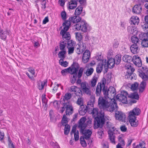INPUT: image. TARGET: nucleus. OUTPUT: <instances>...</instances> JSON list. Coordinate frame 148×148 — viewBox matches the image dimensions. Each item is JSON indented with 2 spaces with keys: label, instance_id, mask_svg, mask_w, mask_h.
<instances>
[{
  "label": "nucleus",
  "instance_id": "1",
  "mask_svg": "<svg viewBox=\"0 0 148 148\" xmlns=\"http://www.w3.org/2000/svg\"><path fill=\"white\" fill-rule=\"evenodd\" d=\"M92 110L91 113L94 118V128L97 129L99 127H102L105 123V119L104 118V113L103 111L101 110L99 112V109L97 108H93L90 107Z\"/></svg>",
  "mask_w": 148,
  "mask_h": 148
},
{
  "label": "nucleus",
  "instance_id": "2",
  "mask_svg": "<svg viewBox=\"0 0 148 148\" xmlns=\"http://www.w3.org/2000/svg\"><path fill=\"white\" fill-rule=\"evenodd\" d=\"M114 94L113 98H112V112H115V117L116 120H119L122 122H125L126 115L124 113L118 110L119 107L114 98L116 94L115 88L112 86V92Z\"/></svg>",
  "mask_w": 148,
  "mask_h": 148
},
{
  "label": "nucleus",
  "instance_id": "3",
  "mask_svg": "<svg viewBox=\"0 0 148 148\" xmlns=\"http://www.w3.org/2000/svg\"><path fill=\"white\" fill-rule=\"evenodd\" d=\"M86 118L83 117L79 121V124L78 127L80 129V132L84 138L86 140L88 139L91 136L92 132L90 130L86 129L87 124L85 123Z\"/></svg>",
  "mask_w": 148,
  "mask_h": 148
},
{
  "label": "nucleus",
  "instance_id": "4",
  "mask_svg": "<svg viewBox=\"0 0 148 148\" xmlns=\"http://www.w3.org/2000/svg\"><path fill=\"white\" fill-rule=\"evenodd\" d=\"M103 95V97H99L98 101V105L100 109H103V110H107L110 105L111 97H110L109 93H106Z\"/></svg>",
  "mask_w": 148,
  "mask_h": 148
},
{
  "label": "nucleus",
  "instance_id": "5",
  "mask_svg": "<svg viewBox=\"0 0 148 148\" xmlns=\"http://www.w3.org/2000/svg\"><path fill=\"white\" fill-rule=\"evenodd\" d=\"M107 58L108 60L106 61V60H103L101 63H99L96 68V71L97 73H101L103 67V66L105 69L106 72L108 71V66L110 65L111 62L109 63V62L111 60V52L109 51L107 55Z\"/></svg>",
  "mask_w": 148,
  "mask_h": 148
},
{
  "label": "nucleus",
  "instance_id": "6",
  "mask_svg": "<svg viewBox=\"0 0 148 148\" xmlns=\"http://www.w3.org/2000/svg\"><path fill=\"white\" fill-rule=\"evenodd\" d=\"M79 67V66L78 63L76 62H73L71 67H70L68 69L62 70L61 71V73L63 76L69 73L71 74H73L77 73Z\"/></svg>",
  "mask_w": 148,
  "mask_h": 148
},
{
  "label": "nucleus",
  "instance_id": "7",
  "mask_svg": "<svg viewBox=\"0 0 148 148\" xmlns=\"http://www.w3.org/2000/svg\"><path fill=\"white\" fill-rule=\"evenodd\" d=\"M106 83V79L104 78H103L101 82L98 83L96 91V94L97 96L100 95L102 87H103L102 91L103 94H105L106 92L109 93V90H108L107 88L105 86Z\"/></svg>",
  "mask_w": 148,
  "mask_h": 148
},
{
  "label": "nucleus",
  "instance_id": "8",
  "mask_svg": "<svg viewBox=\"0 0 148 148\" xmlns=\"http://www.w3.org/2000/svg\"><path fill=\"white\" fill-rule=\"evenodd\" d=\"M74 27L77 30H81L84 32H87L89 28V25L85 21H81L79 23L76 24Z\"/></svg>",
  "mask_w": 148,
  "mask_h": 148
},
{
  "label": "nucleus",
  "instance_id": "9",
  "mask_svg": "<svg viewBox=\"0 0 148 148\" xmlns=\"http://www.w3.org/2000/svg\"><path fill=\"white\" fill-rule=\"evenodd\" d=\"M121 55L120 54L116 55L114 58L112 57V63H113L112 65V69L113 68L115 65L118 66L120 64L121 61Z\"/></svg>",
  "mask_w": 148,
  "mask_h": 148
},
{
  "label": "nucleus",
  "instance_id": "10",
  "mask_svg": "<svg viewBox=\"0 0 148 148\" xmlns=\"http://www.w3.org/2000/svg\"><path fill=\"white\" fill-rule=\"evenodd\" d=\"M82 90L84 93L89 95H91V91L90 90L89 86H86V83L85 82H83L81 85Z\"/></svg>",
  "mask_w": 148,
  "mask_h": 148
},
{
  "label": "nucleus",
  "instance_id": "11",
  "mask_svg": "<svg viewBox=\"0 0 148 148\" xmlns=\"http://www.w3.org/2000/svg\"><path fill=\"white\" fill-rule=\"evenodd\" d=\"M121 92L120 96H121L120 97V100L123 103L127 104L128 102L127 96L128 95V93L125 90L121 91Z\"/></svg>",
  "mask_w": 148,
  "mask_h": 148
},
{
  "label": "nucleus",
  "instance_id": "12",
  "mask_svg": "<svg viewBox=\"0 0 148 148\" xmlns=\"http://www.w3.org/2000/svg\"><path fill=\"white\" fill-rule=\"evenodd\" d=\"M90 109V107L89 106V104H87V106L85 108L84 105H82L80 106L78 112L79 115H84L88 110Z\"/></svg>",
  "mask_w": 148,
  "mask_h": 148
},
{
  "label": "nucleus",
  "instance_id": "13",
  "mask_svg": "<svg viewBox=\"0 0 148 148\" xmlns=\"http://www.w3.org/2000/svg\"><path fill=\"white\" fill-rule=\"evenodd\" d=\"M132 62L134 64L138 67H141L142 65L140 58L138 55H135L133 56Z\"/></svg>",
  "mask_w": 148,
  "mask_h": 148
},
{
  "label": "nucleus",
  "instance_id": "14",
  "mask_svg": "<svg viewBox=\"0 0 148 148\" xmlns=\"http://www.w3.org/2000/svg\"><path fill=\"white\" fill-rule=\"evenodd\" d=\"M65 30L62 29L60 32V34L62 35L63 40L64 41L68 40L71 38L70 34L69 32H66Z\"/></svg>",
  "mask_w": 148,
  "mask_h": 148
},
{
  "label": "nucleus",
  "instance_id": "15",
  "mask_svg": "<svg viewBox=\"0 0 148 148\" xmlns=\"http://www.w3.org/2000/svg\"><path fill=\"white\" fill-rule=\"evenodd\" d=\"M141 112L140 109L138 108H134L132 110H131L129 113V116L136 117V116H138Z\"/></svg>",
  "mask_w": 148,
  "mask_h": 148
},
{
  "label": "nucleus",
  "instance_id": "16",
  "mask_svg": "<svg viewBox=\"0 0 148 148\" xmlns=\"http://www.w3.org/2000/svg\"><path fill=\"white\" fill-rule=\"evenodd\" d=\"M129 121L132 127H136L138 125V121L136 119V117H132L129 116Z\"/></svg>",
  "mask_w": 148,
  "mask_h": 148
},
{
  "label": "nucleus",
  "instance_id": "17",
  "mask_svg": "<svg viewBox=\"0 0 148 148\" xmlns=\"http://www.w3.org/2000/svg\"><path fill=\"white\" fill-rule=\"evenodd\" d=\"M90 57V53L89 50H87L85 51L84 53L83 56L82 60L84 63H87Z\"/></svg>",
  "mask_w": 148,
  "mask_h": 148
},
{
  "label": "nucleus",
  "instance_id": "18",
  "mask_svg": "<svg viewBox=\"0 0 148 148\" xmlns=\"http://www.w3.org/2000/svg\"><path fill=\"white\" fill-rule=\"evenodd\" d=\"M10 32L9 30H6L5 31H3L2 29H0V36L1 39L4 40H5L7 37L6 35H9Z\"/></svg>",
  "mask_w": 148,
  "mask_h": 148
},
{
  "label": "nucleus",
  "instance_id": "19",
  "mask_svg": "<svg viewBox=\"0 0 148 148\" xmlns=\"http://www.w3.org/2000/svg\"><path fill=\"white\" fill-rule=\"evenodd\" d=\"M67 105L68 106L66 108V115H71L73 112V109L72 106L69 103V102H66Z\"/></svg>",
  "mask_w": 148,
  "mask_h": 148
},
{
  "label": "nucleus",
  "instance_id": "20",
  "mask_svg": "<svg viewBox=\"0 0 148 148\" xmlns=\"http://www.w3.org/2000/svg\"><path fill=\"white\" fill-rule=\"evenodd\" d=\"M141 3L136 5L132 9V12L135 13L140 14L142 11V8L141 6Z\"/></svg>",
  "mask_w": 148,
  "mask_h": 148
},
{
  "label": "nucleus",
  "instance_id": "21",
  "mask_svg": "<svg viewBox=\"0 0 148 148\" xmlns=\"http://www.w3.org/2000/svg\"><path fill=\"white\" fill-rule=\"evenodd\" d=\"M81 18L79 16L75 15L69 18V20L71 21V22L73 23H76L81 21Z\"/></svg>",
  "mask_w": 148,
  "mask_h": 148
},
{
  "label": "nucleus",
  "instance_id": "22",
  "mask_svg": "<svg viewBox=\"0 0 148 148\" xmlns=\"http://www.w3.org/2000/svg\"><path fill=\"white\" fill-rule=\"evenodd\" d=\"M130 21L131 22V25L132 24L135 25L136 24L138 25L139 21V19L138 16H133L130 18Z\"/></svg>",
  "mask_w": 148,
  "mask_h": 148
},
{
  "label": "nucleus",
  "instance_id": "23",
  "mask_svg": "<svg viewBox=\"0 0 148 148\" xmlns=\"http://www.w3.org/2000/svg\"><path fill=\"white\" fill-rule=\"evenodd\" d=\"M47 81L45 80L43 82L40 81L37 84V88L40 90H42L44 88L45 85L47 84Z\"/></svg>",
  "mask_w": 148,
  "mask_h": 148
},
{
  "label": "nucleus",
  "instance_id": "24",
  "mask_svg": "<svg viewBox=\"0 0 148 148\" xmlns=\"http://www.w3.org/2000/svg\"><path fill=\"white\" fill-rule=\"evenodd\" d=\"M42 102L43 106H44V109L47 110L48 105H47V100L46 99L45 95H42Z\"/></svg>",
  "mask_w": 148,
  "mask_h": 148
},
{
  "label": "nucleus",
  "instance_id": "25",
  "mask_svg": "<svg viewBox=\"0 0 148 148\" xmlns=\"http://www.w3.org/2000/svg\"><path fill=\"white\" fill-rule=\"evenodd\" d=\"M71 21L69 20L66 21L62 24V25L64 26V27L62 29L65 30V31H67L71 25Z\"/></svg>",
  "mask_w": 148,
  "mask_h": 148
},
{
  "label": "nucleus",
  "instance_id": "26",
  "mask_svg": "<svg viewBox=\"0 0 148 148\" xmlns=\"http://www.w3.org/2000/svg\"><path fill=\"white\" fill-rule=\"evenodd\" d=\"M77 5V1L72 0L69 3V9H73L76 8Z\"/></svg>",
  "mask_w": 148,
  "mask_h": 148
},
{
  "label": "nucleus",
  "instance_id": "27",
  "mask_svg": "<svg viewBox=\"0 0 148 148\" xmlns=\"http://www.w3.org/2000/svg\"><path fill=\"white\" fill-rule=\"evenodd\" d=\"M122 59L123 61L130 63L131 61H132L133 58L130 56L125 55L123 56Z\"/></svg>",
  "mask_w": 148,
  "mask_h": 148
},
{
  "label": "nucleus",
  "instance_id": "28",
  "mask_svg": "<svg viewBox=\"0 0 148 148\" xmlns=\"http://www.w3.org/2000/svg\"><path fill=\"white\" fill-rule=\"evenodd\" d=\"M83 8L82 5H79L75 9L74 14L75 15L79 16L82 13Z\"/></svg>",
  "mask_w": 148,
  "mask_h": 148
},
{
  "label": "nucleus",
  "instance_id": "29",
  "mask_svg": "<svg viewBox=\"0 0 148 148\" xmlns=\"http://www.w3.org/2000/svg\"><path fill=\"white\" fill-rule=\"evenodd\" d=\"M66 53V51L63 50L60 51L58 55V57L60 59L59 60V62L63 61V60L65 58V54Z\"/></svg>",
  "mask_w": 148,
  "mask_h": 148
},
{
  "label": "nucleus",
  "instance_id": "30",
  "mask_svg": "<svg viewBox=\"0 0 148 148\" xmlns=\"http://www.w3.org/2000/svg\"><path fill=\"white\" fill-rule=\"evenodd\" d=\"M98 79V75L95 74L92 79L91 80V85L92 87H94L97 82Z\"/></svg>",
  "mask_w": 148,
  "mask_h": 148
},
{
  "label": "nucleus",
  "instance_id": "31",
  "mask_svg": "<svg viewBox=\"0 0 148 148\" xmlns=\"http://www.w3.org/2000/svg\"><path fill=\"white\" fill-rule=\"evenodd\" d=\"M138 44H133L130 47V49L132 53L135 54L137 53V51L138 47Z\"/></svg>",
  "mask_w": 148,
  "mask_h": 148
},
{
  "label": "nucleus",
  "instance_id": "32",
  "mask_svg": "<svg viewBox=\"0 0 148 148\" xmlns=\"http://www.w3.org/2000/svg\"><path fill=\"white\" fill-rule=\"evenodd\" d=\"M128 98H131L132 99H135L138 100L139 99V95L137 92L132 93L131 95H128Z\"/></svg>",
  "mask_w": 148,
  "mask_h": 148
},
{
  "label": "nucleus",
  "instance_id": "33",
  "mask_svg": "<svg viewBox=\"0 0 148 148\" xmlns=\"http://www.w3.org/2000/svg\"><path fill=\"white\" fill-rule=\"evenodd\" d=\"M131 40L132 42L134 43V44H138L140 45L139 42L140 41L138 38L135 35L132 36Z\"/></svg>",
  "mask_w": 148,
  "mask_h": 148
},
{
  "label": "nucleus",
  "instance_id": "34",
  "mask_svg": "<svg viewBox=\"0 0 148 148\" xmlns=\"http://www.w3.org/2000/svg\"><path fill=\"white\" fill-rule=\"evenodd\" d=\"M119 45V40L117 39H114L112 41V47L113 49H117Z\"/></svg>",
  "mask_w": 148,
  "mask_h": 148
},
{
  "label": "nucleus",
  "instance_id": "35",
  "mask_svg": "<svg viewBox=\"0 0 148 148\" xmlns=\"http://www.w3.org/2000/svg\"><path fill=\"white\" fill-rule=\"evenodd\" d=\"M139 72V75L142 78L143 81H147L148 79V76L143 71H142V72Z\"/></svg>",
  "mask_w": 148,
  "mask_h": 148
},
{
  "label": "nucleus",
  "instance_id": "36",
  "mask_svg": "<svg viewBox=\"0 0 148 148\" xmlns=\"http://www.w3.org/2000/svg\"><path fill=\"white\" fill-rule=\"evenodd\" d=\"M145 23L143 25H142V27L143 29H145V30H146V29H148V15L145 16Z\"/></svg>",
  "mask_w": 148,
  "mask_h": 148
},
{
  "label": "nucleus",
  "instance_id": "37",
  "mask_svg": "<svg viewBox=\"0 0 148 148\" xmlns=\"http://www.w3.org/2000/svg\"><path fill=\"white\" fill-rule=\"evenodd\" d=\"M135 71V69L134 68H132L131 69L130 71L129 70H127L126 72V76H127V77H125L127 79H128L130 78L131 75H132V73H133Z\"/></svg>",
  "mask_w": 148,
  "mask_h": 148
},
{
  "label": "nucleus",
  "instance_id": "38",
  "mask_svg": "<svg viewBox=\"0 0 148 148\" xmlns=\"http://www.w3.org/2000/svg\"><path fill=\"white\" fill-rule=\"evenodd\" d=\"M72 96L71 94L69 93H67L65 94L64 97L63 98V100L65 103V101H67L69 100L70 99Z\"/></svg>",
  "mask_w": 148,
  "mask_h": 148
},
{
  "label": "nucleus",
  "instance_id": "39",
  "mask_svg": "<svg viewBox=\"0 0 148 148\" xmlns=\"http://www.w3.org/2000/svg\"><path fill=\"white\" fill-rule=\"evenodd\" d=\"M66 42L65 41H62L60 42V43L59 48L60 49L61 51L66 50L65 47L66 46Z\"/></svg>",
  "mask_w": 148,
  "mask_h": 148
},
{
  "label": "nucleus",
  "instance_id": "40",
  "mask_svg": "<svg viewBox=\"0 0 148 148\" xmlns=\"http://www.w3.org/2000/svg\"><path fill=\"white\" fill-rule=\"evenodd\" d=\"M67 48H70L72 47H74L75 43L74 41L72 40H68L67 41Z\"/></svg>",
  "mask_w": 148,
  "mask_h": 148
},
{
  "label": "nucleus",
  "instance_id": "41",
  "mask_svg": "<svg viewBox=\"0 0 148 148\" xmlns=\"http://www.w3.org/2000/svg\"><path fill=\"white\" fill-rule=\"evenodd\" d=\"M90 103H89V102H88V103L87 104H89V106L90 107H91L92 108L93 106V103L95 101V97L94 96L91 95L90 96Z\"/></svg>",
  "mask_w": 148,
  "mask_h": 148
},
{
  "label": "nucleus",
  "instance_id": "42",
  "mask_svg": "<svg viewBox=\"0 0 148 148\" xmlns=\"http://www.w3.org/2000/svg\"><path fill=\"white\" fill-rule=\"evenodd\" d=\"M127 30L130 34H133L136 31V28L132 26H129L127 27Z\"/></svg>",
  "mask_w": 148,
  "mask_h": 148
},
{
  "label": "nucleus",
  "instance_id": "43",
  "mask_svg": "<svg viewBox=\"0 0 148 148\" xmlns=\"http://www.w3.org/2000/svg\"><path fill=\"white\" fill-rule=\"evenodd\" d=\"M138 85L139 84L138 82H134V84H132L131 86V88L133 91L136 90L138 89Z\"/></svg>",
  "mask_w": 148,
  "mask_h": 148
},
{
  "label": "nucleus",
  "instance_id": "44",
  "mask_svg": "<svg viewBox=\"0 0 148 148\" xmlns=\"http://www.w3.org/2000/svg\"><path fill=\"white\" fill-rule=\"evenodd\" d=\"M141 44L144 47H148V39H144L143 41H141Z\"/></svg>",
  "mask_w": 148,
  "mask_h": 148
},
{
  "label": "nucleus",
  "instance_id": "45",
  "mask_svg": "<svg viewBox=\"0 0 148 148\" xmlns=\"http://www.w3.org/2000/svg\"><path fill=\"white\" fill-rule=\"evenodd\" d=\"M121 143V144L120 143H119L118 144L116 145V148H123L122 146H124L125 145V143L124 140L122 139L121 141L119 140Z\"/></svg>",
  "mask_w": 148,
  "mask_h": 148
},
{
  "label": "nucleus",
  "instance_id": "46",
  "mask_svg": "<svg viewBox=\"0 0 148 148\" xmlns=\"http://www.w3.org/2000/svg\"><path fill=\"white\" fill-rule=\"evenodd\" d=\"M75 94L77 96V98L78 97H82V90L79 88H78V89L77 90V91L75 93Z\"/></svg>",
  "mask_w": 148,
  "mask_h": 148
},
{
  "label": "nucleus",
  "instance_id": "47",
  "mask_svg": "<svg viewBox=\"0 0 148 148\" xmlns=\"http://www.w3.org/2000/svg\"><path fill=\"white\" fill-rule=\"evenodd\" d=\"M94 71V69L92 68L88 69L86 72V75L88 76H89L92 75Z\"/></svg>",
  "mask_w": 148,
  "mask_h": 148
},
{
  "label": "nucleus",
  "instance_id": "48",
  "mask_svg": "<svg viewBox=\"0 0 148 148\" xmlns=\"http://www.w3.org/2000/svg\"><path fill=\"white\" fill-rule=\"evenodd\" d=\"M77 100V104L78 105H80V106L82 105H83V99L82 97H78Z\"/></svg>",
  "mask_w": 148,
  "mask_h": 148
},
{
  "label": "nucleus",
  "instance_id": "49",
  "mask_svg": "<svg viewBox=\"0 0 148 148\" xmlns=\"http://www.w3.org/2000/svg\"><path fill=\"white\" fill-rule=\"evenodd\" d=\"M70 126L68 125H65L64 129V134H65L67 135L69 133L70 131Z\"/></svg>",
  "mask_w": 148,
  "mask_h": 148
},
{
  "label": "nucleus",
  "instance_id": "50",
  "mask_svg": "<svg viewBox=\"0 0 148 148\" xmlns=\"http://www.w3.org/2000/svg\"><path fill=\"white\" fill-rule=\"evenodd\" d=\"M68 121H67V117L64 114L63 115L62 119V124L63 125H66V124L68 123Z\"/></svg>",
  "mask_w": 148,
  "mask_h": 148
},
{
  "label": "nucleus",
  "instance_id": "51",
  "mask_svg": "<svg viewBox=\"0 0 148 148\" xmlns=\"http://www.w3.org/2000/svg\"><path fill=\"white\" fill-rule=\"evenodd\" d=\"M82 48V47H81L79 45H78L77 46L76 50V52L78 54H80L82 53V52L84 51L82 49L81 50H80L81 48Z\"/></svg>",
  "mask_w": 148,
  "mask_h": 148
},
{
  "label": "nucleus",
  "instance_id": "52",
  "mask_svg": "<svg viewBox=\"0 0 148 148\" xmlns=\"http://www.w3.org/2000/svg\"><path fill=\"white\" fill-rule=\"evenodd\" d=\"M63 106L61 108V110H60V112L61 113H62L64 111L65 109H66L68 106L67 105L66 102L64 103L63 104Z\"/></svg>",
  "mask_w": 148,
  "mask_h": 148
},
{
  "label": "nucleus",
  "instance_id": "53",
  "mask_svg": "<svg viewBox=\"0 0 148 148\" xmlns=\"http://www.w3.org/2000/svg\"><path fill=\"white\" fill-rule=\"evenodd\" d=\"M61 15L63 20H65L66 19V14L65 11L62 12L61 13Z\"/></svg>",
  "mask_w": 148,
  "mask_h": 148
},
{
  "label": "nucleus",
  "instance_id": "54",
  "mask_svg": "<svg viewBox=\"0 0 148 148\" xmlns=\"http://www.w3.org/2000/svg\"><path fill=\"white\" fill-rule=\"evenodd\" d=\"M75 36L76 39L79 41L81 40L82 36L80 33L77 32L76 33Z\"/></svg>",
  "mask_w": 148,
  "mask_h": 148
},
{
  "label": "nucleus",
  "instance_id": "55",
  "mask_svg": "<svg viewBox=\"0 0 148 148\" xmlns=\"http://www.w3.org/2000/svg\"><path fill=\"white\" fill-rule=\"evenodd\" d=\"M83 69L82 68H81L79 69L77 75L78 78H80L82 77L83 74Z\"/></svg>",
  "mask_w": 148,
  "mask_h": 148
},
{
  "label": "nucleus",
  "instance_id": "56",
  "mask_svg": "<svg viewBox=\"0 0 148 148\" xmlns=\"http://www.w3.org/2000/svg\"><path fill=\"white\" fill-rule=\"evenodd\" d=\"M146 85L147 84L146 82L143 81L140 84V87L141 88H143V89H144V88L145 89Z\"/></svg>",
  "mask_w": 148,
  "mask_h": 148
},
{
  "label": "nucleus",
  "instance_id": "57",
  "mask_svg": "<svg viewBox=\"0 0 148 148\" xmlns=\"http://www.w3.org/2000/svg\"><path fill=\"white\" fill-rule=\"evenodd\" d=\"M83 140H82V138H80V143L82 146L84 147H85L86 146V141L84 140V138H82Z\"/></svg>",
  "mask_w": 148,
  "mask_h": 148
},
{
  "label": "nucleus",
  "instance_id": "58",
  "mask_svg": "<svg viewBox=\"0 0 148 148\" xmlns=\"http://www.w3.org/2000/svg\"><path fill=\"white\" fill-rule=\"evenodd\" d=\"M120 129L121 132H126L127 130V128L125 125H122L120 127Z\"/></svg>",
  "mask_w": 148,
  "mask_h": 148
},
{
  "label": "nucleus",
  "instance_id": "59",
  "mask_svg": "<svg viewBox=\"0 0 148 148\" xmlns=\"http://www.w3.org/2000/svg\"><path fill=\"white\" fill-rule=\"evenodd\" d=\"M74 136L75 140L76 141L78 140L79 138V133L78 130L74 134Z\"/></svg>",
  "mask_w": 148,
  "mask_h": 148
},
{
  "label": "nucleus",
  "instance_id": "60",
  "mask_svg": "<svg viewBox=\"0 0 148 148\" xmlns=\"http://www.w3.org/2000/svg\"><path fill=\"white\" fill-rule=\"evenodd\" d=\"M68 49V54H71L73 53L74 50V47H72L70 48H67Z\"/></svg>",
  "mask_w": 148,
  "mask_h": 148
},
{
  "label": "nucleus",
  "instance_id": "61",
  "mask_svg": "<svg viewBox=\"0 0 148 148\" xmlns=\"http://www.w3.org/2000/svg\"><path fill=\"white\" fill-rule=\"evenodd\" d=\"M59 63L62 66L64 67L67 66L68 64V63L66 61L63 62V61L59 62Z\"/></svg>",
  "mask_w": 148,
  "mask_h": 148
},
{
  "label": "nucleus",
  "instance_id": "62",
  "mask_svg": "<svg viewBox=\"0 0 148 148\" xmlns=\"http://www.w3.org/2000/svg\"><path fill=\"white\" fill-rule=\"evenodd\" d=\"M81 47H82V49L84 51L86 48V44L85 42H82L81 43Z\"/></svg>",
  "mask_w": 148,
  "mask_h": 148
},
{
  "label": "nucleus",
  "instance_id": "63",
  "mask_svg": "<svg viewBox=\"0 0 148 148\" xmlns=\"http://www.w3.org/2000/svg\"><path fill=\"white\" fill-rule=\"evenodd\" d=\"M78 88L75 86H72L71 87V89L73 92H74L75 93L77 91V90L78 89Z\"/></svg>",
  "mask_w": 148,
  "mask_h": 148
},
{
  "label": "nucleus",
  "instance_id": "64",
  "mask_svg": "<svg viewBox=\"0 0 148 148\" xmlns=\"http://www.w3.org/2000/svg\"><path fill=\"white\" fill-rule=\"evenodd\" d=\"M4 133L3 131L0 130V140L2 141L3 140Z\"/></svg>",
  "mask_w": 148,
  "mask_h": 148
}]
</instances>
